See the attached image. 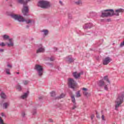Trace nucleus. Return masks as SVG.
Segmentation results:
<instances>
[{
  "label": "nucleus",
  "instance_id": "obj_1",
  "mask_svg": "<svg viewBox=\"0 0 124 124\" xmlns=\"http://www.w3.org/2000/svg\"><path fill=\"white\" fill-rule=\"evenodd\" d=\"M31 0H17V3L18 4H22L23 7L22 9V13L24 16L28 17L30 16V11L29 10V6L27 5L29 1Z\"/></svg>",
  "mask_w": 124,
  "mask_h": 124
},
{
  "label": "nucleus",
  "instance_id": "obj_2",
  "mask_svg": "<svg viewBox=\"0 0 124 124\" xmlns=\"http://www.w3.org/2000/svg\"><path fill=\"white\" fill-rule=\"evenodd\" d=\"M11 17L13 18V19H15V20H16L17 21H18V22H26V24H31V23H34V21L33 19H28L26 20L22 16H19L18 15H14V14H11L10 15Z\"/></svg>",
  "mask_w": 124,
  "mask_h": 124
},
{
  "label": "nucleus",
  "instance_id": "obj_3",
  "mask_svg": "<svg viewBox=\"0 0 124 124\" xmlns=\"http://www.w3.org/2000/svg\"><path fill=\"white\" fill-rule=\"evenodd\" d=\"M37 6L43 9H48L51 7V2L47 0H40L38 1Z\"/></svg>",
  "mask_w": 124,
  "mask_h": 124
},
{
  "label": "nucleus",
  "instance_id": "obj_4",
  "mask_svg": "<svg viewBox=\"0 0 124 124\" xmlns=\"http://www.w3.org/2000/svg\"><path fill=\"white\" fill-rule=\"evenodd\" d=\"M124 94L120 95L117 97L116 101H115V110H118V108L120 107V105H121V104L124 102Z\"/></svg>",
  "mask_w": 124,
  "mask_h": 124
},
{
  "label": "nucleus",
  "instance_id": "obj_5",
  "mask_svg": "<svg viewBox=\"0 0 124 124\" xmlns=\"http://www.w3.org/2000/svg\"><path fill=\"white\" fill-rule=\"evenodd\" d=\"M109 11H114L113 9H107L101 11L100 12L101 16L100 17L102 18H105V17H111V13Z\"/></svg>",
  "mask_w": 124,
  "mask_h": 124
},
{
  "label": "nucleus",
  "instance_id": "obj_6",
  "mask_svg": "<svg viewBox=\"0 0 124 124\" xmlns=\"http://www.w3.org/2000/svg\"><path fill=\"white\" fill-rule=\"evenodd\" d=\"M34 69L38 72L39 77H41V76L43 75V68L42 67V66L39 64H36Z\"/></svg>",
  "mask_w": 124,
  "mask_h": 124
},
{
  "label": "nucleus",
  "instance_id": "obj_7",
  "mask_svg": "<svg viewBox=\"0 0 124 124\" xmlns=\"http://www.w3.org/2000/svg\"><path fill=\"white\" fill-rule=\"evenodd\" d=\"M77 85V82L75 81L74 79L72 78H70L68 79V86L71 89H72L74 91L75 90V87Z\"/></svg>",
  "mask_w": 124,
  "mask_h": 124
},
{
  "label": "nucleus",
  "instance_id": "obj_8",
  "mask_svg": "<svg viewBox=\"0 0 124 124\" xmlns=\"http://www.w3.org/2000/svg\"><path fill=\"white\" fill-rule=\"evenodd\" d=\"M110 12H112V13L111 14V17H112V16H116L117 17H118L119 16H120V13H123L124 12V9L122 8H119L115 10V11L113 10V11Z\"/></svg>",
  "mask_w": 124,
  "mask_h": 124
},
{
  "label": "nucleus",
  "instance_id": "obj_9",
  "mask_svg": "<svg viewBox=\"0 0 124 124\" xmlns=\"http://www.w3.org/2000/svg\"><path fill=\"white\" fill-rule=\"evenodd\" d=\"M3 39L4 40H9L10 43H7V45L8 46V47H10V46H14V44L12 42L13 39L12 38H9V36L7 34H4L3 36Z\"/></svg>",
  "mask_w": 124,
  "mask_h": 124
},
{
  "label": "nucleus",
  "instance_id": "obj_10",
  "mask_svg": "<svg viewBox=\"0 0 124 124\" xmlns=\"http://www.w3.org/2000/svg\"><path fill=\"white\" fill-rule=\"evenodd\" d=\"M98 86H99L100 88H104L105 91H108V84H105L103 80H99L98 82Z\"/></svg>",
  "mask_w": 124,
  "mask_h": 124
},
{
  "label": "nucleus",
  "instance_id": "obj_11",
  "mask_svg": "<svg viewBox=\"0 0 124 124\" xmlns=\"http://www.w3.org/2000/svg\"><path fill=\"white\" fill-rule=\"evenodd\" d=\"M112 61V59L109 57H106L103 60L102 62L104 65H107Z\"/></svg>",
  "mask_w": 124,
  "mask_h": 124
},
{
  "label": "nucleus",
  "instance_id": "obj_12",
  "mask_svg": "<svg viewBox=\"0 0 124 124\" xmlns=\"http://www.w3.org/2000/svg\"><path fill=\"white\" fill-rule=\"evenodd\" d=\"M93 27V25L92 23H87L83 25V28L84 29H91Z\"/></svg>",
  "mask_w": 124,
  "mask_h": 124
},
{
  "label": "nucleus",
  "instance_id": "obj_13",
  "mask_svg": "<svg viewBox=\"0 0 124 124\" xmlns=\"http://www.w3.org/2000/svg\"><path fill=\"white\" fill-rule=\"evenodd\" d=\"M71 98L72 99V101L74 104L72 109L74 110V109H76V108H77V106L76 105V101L75 100V97H74V96H71Z\"/></svg>",
  "mask_w": 124,
  "mask_h": 124
},
{
  "label": "nucleus",
  "instance_id": "obj_14",
  "mask_svg": "<svg viewBox=\"0 0 124 124\" xmlns=\"http://www.w3.org/2000/svg\"><path fill=\"white\" fill-rule=\"evenodd\" d=\"M81 73H77V72H75L73 73V76H74L75 79H78L80 78V76H81Z\"/></svg>",
  "mask_w": 124,
  "mask_h": 124
},
{
  "label": "nucleus",
  "instance_id": "obj_15",
  "mask_svg": "<svg viewBox=\"0 0 124 124\" xmlns=\"http://www.w3.org/2000/svg\"><path fill=\"white\" fill-rule=\"evenodd\" d=\"M29 91H27L26 93H24L23 95H22L21 97L22 99H25V98H27L28 97V95L29 94Z\"/></svg>",
  "mask_w": 124,
  "mask_h": 124
},
{
  "label": "nucleus",
  "instance_id": "obj_16",
  "mask_svg": "<svg viewBox=\"0 0 124 124\" xmlns=\"http://www.w3.org/2000/svg\"><path fill=\"white\" fill-rule=\"evenodd\" d=\"M45 49L42 47H40L37 50L36 53L38 54L39 53H43L44 52Z\"/></svg>",
  "mask_w": 124,
  "mask_h": 124
},
{
  "label": "nucleus",
  "instance_id": "obj_17",
  "mask_svg": "<svg viewBox=\"0 0 124 124\" xmlns=\"http://www.w3.org/2000/svg\"><path fill=\"white\" fill-rule=\"evenodd\" d=\"M1 98L2 99H5L6 98V95H5V93L3 92H1V93L0 94Z\"/></svg>",
  "mask_w": 124,
  "mask_h": 124
},
{
  "label": "nucleus",
  "instance_id": "obj_18",
  "mask_svg": "<svg viewBox=\"0 0 124 124\" xmlns=\"http://www.w3.org/2000/svg\"><path fill=\"white\" fill-rule=\"evenodd\" d=\"M8 106H9V103L6 102L3 104V109H7V107H8Z\"/></svg>",
  "mask_w": 124,
  "mask_h": 124
},
{
  "label": "nucleus",
  "instance_id": "obj_19",
  "mask_svg": "<svg viewBox=\"0 0 124 124\" xmlns=\"http://www.w3.org/2000/svg\"><path fill=\"white\" fill-rule=\"evenodd\" d=\"M16 88L19 92H21L22 91V86H21V85H20L19 83L16 85Z\"/></svg>",
  "mask_w": 124,
  "mask_h": 124
},
{
  "label": "nucleus",
  "instance_id": "obj_20",
  "mask_svg": "<svg viewBox=\"0 0 124 124\" xmlns=\"http://www.w3.org/2000/svg\"><path fill=\"white\" fill-rule=\"evenodd\" d=\"M41 32H44V35H48V33H49L47 30H43L41 31Z\"/></svg>",
  "mask_w": 124,
  "mask_h": 124
},
{
  "label": "nucleus",
  "instance_id": "obj_21",
  "mask_svg": "<svg viewBox=\"0 0 124 124\" xmlns=\"http://www.w3.org/2000/svg\"><path fill=\"white\" fill-rule=\"evenodd\" d=\"M50 96L52 97L56 96V92H55V91H52L51 92H50Z\"/></svg>",
  "mask_w": 124,
  "mask_h": 124
},
{
  "label": "nucleus",
  "instance_id": "obj_22",
  "mask_svg": "<svg viewBox=\"0 0 124 124\" xmlns=\"http://www.w3.org/2000/svg\"><path fill=\"white\" fill-rule=\"evenodd\" d=\"M62 97V93H61L59 96L56 97L54 98L55 100H57V99H61Z\"/></svg>",
  "mask_w": 124,
  "mask_h": 124
},
{
  "label": "nucleus",
  "instance_id": "obj_23",
  "mask_svg": "<svg viewBox=\"0 0 124 124\" xmlns=\"http://www.w3.org/2000/svg\"><path fill=\"white\" fill-rule=\"evenodd\" d=\"M90 16L92 17H93V16H96V13L94 12H90Z\"/></svg>",
  "mask_w": 124,
  "mask_h": 124
},
{
  "label": "nucleus",
  "instance_id": "obj_24",
  "mask_svg": "<svg viewBox=\"0 0 124 124\" xmlns=\"http://www.w3.org/2000/svg\"><path fill=\"white\" fill-rule=\"evenodd\" d=\"M5 71H6V74H7L8 75H10L11 74L10 70L8 68L5 69Z\"/></svg>",
  "mask_w": 124,
  "mask_h": 124
},
{
  "label": "nucleus",
  "instance_id": "obj_25",
  "mask_svg": "<svg viewBox=\"0 0 124 124\" xmlns=\"http://www.w3.org/2000/svg\"><path fill=\"white\" fill-rule=\"evenodd\" d=\"M74 61H75V59H74V58L70 57L68 59L69 62H74Z\"/></svg>",
  "mask_w": 124,
  "mask_h": 124
},
{
  "label": "nucleus",
  "instance_id": "obj_26",
  "mask_svg": "<svg viewBox=\"0 0 124 124\" xmlns=\"http://www.w3.org/2000/svg\"><path fill=\"white\" fill-rule=\"evenodd\" d=\"M104 80H105L106 81H107V82H108V83L110 84V80H109V79H108V76H105L104 77Z\"/></svg>",
  "mask_w": 124,
  "mask_h": 124
},
{
  "label": "nucleus",
  "instance_id": "obj_27",
  "mask_svg": "<svg viewBox=\"0 0 124 124\" xmlns=\"http://www.w3.org/2000/svg\"><path fill=\"white\" fill-rule=\"evenodd\" d=\"M68 18L69 20H71V19H72V15H71L70 13H69L68 14Z\"/></svg>",
  "mask_w": 124,
  "mask_h": 124
},
{
  "label": "nucleus",
  "instance_id": "obj_28",
  "mask_svg": "<svg viewBox=\"0 0 124 124\" xmlns=\"http://www.w3.org/2000/svg\"><path fill=\"white\" fill-rule=\"evenodd\" d=\"M81 96V94H80V92H78L76 93L77 97H80Z\"/></svg>",
  "mask_w": 124,
  "mask_h": 124
},
{
  "label": "nucleus",
  "instance_id": "obj_29",
  "mask_svg": "<svg viewBox=\"0 0 124 124\" xmlns=\"http://www.w3.org/2000/svg\"><path fill=\"white\" fill-rule=\"evenodd\" d=\"M76 4H78V5H79V4H82V1H81V0H78V1L75 2Z\"/></svg>",
  "mask_w": 124,
  "mask_h": 124
},
{
  "label": "nucleus",
  "instance_id": "obj_30",
  "mask_svg": "<svg viewBox=\"0 0 124 124\" xmlns=\"http://www.w3.org/2000/svg\"><path fill=\"white\" fill-rule=\"evenodd\" d=\"M29 81L28 80H23V83L24 84V85H28V84H29Z\"/></svg>",
  "mask_w": 124,
  "mask_h": 124
},
{
  "label": "nucleus",
  "instance_id": "obj_31",
  "mask_svg": "<svg viewBox=\"0 0 124 124\" xmlns=\"http://www.w3.org/2000/svg\"><path fill=\"white\" fill-rule=\"evenodd\" d=\"M32 115H35L36 114V109H33L31 112Z\"/></svg>",
  "mask_w": 124,
  "mask_h": 124
},
{
  "label": "nucleus",
  "instance_id": "obj_32",
  "mask_svg": "<svg viewBox=\"0 0 124 124\" xmlns=\"http://www.w3.org/2000/svg\"><path fill=\"white\" fill-rule=\"evenodd\" d=\"M0 46H1V47H4L5 46V44H4L3 42H2L0 44Z\"/></svg>",
  "mask_w": 124,
  "mask_h": 124
},
{
  "label": "nucleus",
  "instance_id": "obj_33",
  "mask_svg": "<svg viewBox=\"0 0 124 124\" xmlns=\"http://www.w3.org/2000/svg\"><path fill=\"white\" fill-rule=\"evenodd\" d=\"M50 61H51V62H54L55 58L53 57H51L50 58Z\"/></svg>",
  "mask_w": 124,
  "mask_h": 124
},
{
  "label": "nucleus",
  "instance_id": "obj_34",
  "mask_svg": "<svg viewBox=\"0 0 124 124\" xmlns=\"http://www.w3.org/2000/svg\"><path fill=\"white\" fill-rule=\"evenodd\" d=\"M0 124H4L3 123V120L1 119V117H0Z\"/></svg>",
  "mask_w": 124,
  "mask_h": 124
},
{
  "label": "nucleus",
  "instance_id": "obj_35",
  "mask_svg": "<svg viewBox=\"0 0 124 124\" xmlns=\"http://www.w3.org/2000/svg\"><path fill=\"white\" fill-rule=\"evenodd\" d=\"M7 66L8 67H9L10 68H12V65H10V64H8L7 65Z\"/></svg>",
  "mask_w": 124,
  "mask_h": 124
},
{
  "label": "nucleus",
  "instance_id": "obj_36",
  "mask_svg": "<svg viewBox=\"0 0 124 124\" xmlns=\"http://www.w3.org/2000/svg\"><path fill=\"white\" fill-rule=\"evenodd\" d=\"M88 92H84L83 93V94L84 95H85L86 96H87V95H88Z\"/></svg>",
  "mask_w": 124,
  "mask_h": 124
},
{
  "label": "nucleus",
  "instance_id": "obj_37",
  "mask_svg": "<svg viewBox=\"0 0 124 124\" xmlns=\"http://www.w3.org/2000/svg\"><path fill=\"white\" fill-rule=\"evenodd\" d=\"M102 120L103 121H105V118L104 117V115H102Z\"/></svg>",
  "mask_w": 124,
  "mask_h": 124
},
{
  "label": "nucleus",
  "instance_id": "obj_38",
  "mask_svg": "<svg viewBox=\"0 0 124 124\" xmlns=\"http://www.w3.org/2000/svg\"><path fill=\"white\" fill-rule=\"evenodd\" d=\"M22 116L23 118H25V116H26V114L25 113V112L22 113Z\"/></svg>",
  "mask_w": 124,
  "mask_h": 124
},
{
  "label": "nucleus",
  "instance_id": "obj_39",
  "mask_svg": "<svg viewBox=\"0 0 124 124\" xmlns=\"http://www.w3.org/2000/svg\"><path fill=\"white\" fill-rule=\"evenodd\" d=\"M54 52H56V51H58V48L54 47Z\"/></svg>",
  "mask_w": 124,
  "mask_h": 124
},
{
  "label": "nucleus",
  "instance_id": "obj_40",
  "mask_svg": "<svg viewBox=\"0 0 124 124\" xmlns=\"http://www.w3.org/2000/svg\"><path fill=\"white\" fill-rule=\"evenodd\" d=\"M48 121H49V123H53V120L51 119H49Z\"/></svg>",
  "mask_w": 124,
  "mask_h": 124
},
{
  "label": "nucleus",
  "instance_id": "obj_41",
  "mask_svg": "<svg viewBox=\"0 0 124 124\" xmlns=\"http://www.w3.org/2000/svg\"><path fill=\"white\" fill-rule=\"evenodd\" d=\"M82 90L83 91H88V89L84 88L82 89Z\"/></svg>",
  "mask_w": 124,
  "mask_h": 124
},
{
  "label": "nucleus",
  "instance_id": "obj_42",
  "mask_svg": "<svg viewBox=\"0 0 124 124\" xmlns=\"http://www.w3.org/2000/svg\"><path fill=\"white\" fill-rule=\"evenodd\" d=\"M94 117V115L93 114L92 116H91V120H93V119Z\"/></svg>",
  "mask_w": 124,
  "mask_h": 124
},
{
  "label": "nucleus",
  "instance_id": "obj_43",
  "mask_svg": "<svg viewBox=\"0 0 124 124\" xmlns=\"http://www.w3.org/2000/svg\"><path fill=\"white\" fill-rule=\"evenodd\" d=\"M1 116H2V117H4V113H2L1 114Z\"/></svg>",
  "mask_w": 124,
  "mask_h": 124
},
{
  "label": "nucleus",
  "instance_id": "obj_44",
  "mask_svg": "<svg viewBox=\"0 0 124 124\" xmlns=\"http://www.w3.org/2000/svg\"><path fill=\"white\" fill-rule=\"evenodd\" d=\"M3 52V49H0V52Z\"/></svg>",
  "mask_w": 124,
  "mask_h": 124
},
{
  "label": "nucleus",
  "instance_id": "obj_45",
  "mask_svg": "<svg viewBox=\"0 0 124 124\" xmlns=\"http://www.w3.org/2000/svg\"><path fill=\"white\" fill-rule=\"evenodd\" d=\"M29 28H30V25H27L26 29H29Z\"/></svg>",
  "mask_w": 124,
  "mask_h": 124
},
{
  "label": "nucleus",
  "instance_id": "obj_46",
  "mask_svg": "<svg viewBox=\"0 0 124 124\" xmlns=\"http://www.w3.org/2000/svg\"><path fill=\"white\" fill-rule=\"evenodd\" d=\"M59 2L60 4H62V1H60Z\"/></svg>",
  "mask_w": 124,
  "mask_h": 124
},
{
  "label": "nucleus",
  "instance_id": "obj_47",
  "mask_svg": "<svg viewBox=\"0 0 124 124\" xmlns=\"http://www.w3.org/2000/svg\"><path fill=\"white\" fill-rule=\"evenodd\" d=\"M39 100L42 99V97H39Z\"/></svg>",
  "mask_w": 124,
  "mask_h": 124
},
{
  "label": "nucleus",
  "instance_id": "obj_48",
  "mask_svg": "<svg viewBox=\"0 0 124 124\" xmlns=\"http://www.w3.org/2000/svg\"><path fill=\"white\" fill-rule=\"evenodd\" d=\"M31 40H33V38H31Z\"/></svg>",
  "mask_w": 124,
  "mask_h": 124
},
{
  "label": "nucleus",
  "instance_id": "obj_49",
  "mask_svg": "<svg viewBox=\"0 0 124 124\" xmlns=\"http://www.w3.org/2000/svg\"><path fill=\"white\" fill-rule=\"evenodd\" d=\"M16 74H20V73L17 72V73H16Z\"/></svg>",
  "mask_w": 124,
  "mask_h": 124
},
{
  "label": "nucleus",
  "instance_id": "obj_50",
  "mask_svg": "<svg viewBox=\"0 0 124 124\" xmlns=\"http://www.w3.org/2000/svg\"><path fill=\"white\" fill-rule=\"evenodd\" d=\"M96 114L97 115V114H98L97 111H96Z\"/></svg>",
  "mask_w": 124,
  "mask_h": 124
},
{
  "label": "nucleus",
  "instance_id": "obj_51",
  "mask_svg": "<svg viewBox=\"0 0 124 124\" xmlns=\"http://www.w3.org/2000/svg\"><path fill=\"white\" fill-rule=\"evenodd\" d=\"M108 21H110V19H107Z\"/></svg>",
  "mask_w": 124,
  "mask_h": 124
},
{
  "label": "nucleus",
  "instance_id": "obj_52",
  "mask_svg": "<svg viewBox=\"0 0 124 124\" xmlns=\"http://www.w3.org/2000/svg\"><path fill=\"white\" fill-rule=\"evenodd\" d=\"M124 11V9H123V12Z\"/></svg>",
  "mask_w": 124,
  "mask_h": 124
}]
</instances>
